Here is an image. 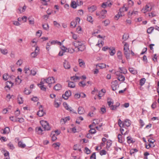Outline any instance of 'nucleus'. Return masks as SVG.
<instances>
[{
  "label": "nucleus",
  "instance_id": "obj_1",
  "mask_svg": "<svg viewBox=\"0 0 159 159\" xmlns=\"http://www.w3.org/2000/svg\"><path fill=\"white\" fill-rule=\"evenodd\" d=\"M72 44L75 47V48H77V50H76V52L79 51L82 52L84 51L86 48L84 44L82 43L81 41L79 40H75L74 41L72 42Z\"/></svg>",
  "mask_w": 159,
  "mask_h": 159
},
{
  "label": "nucleus",
  "instance_id": "obj_2",
  "mask_svg": "<svg viewBox=\"0 0 159 159\" xmlns=\"http://www.w3.org/2000/svg\"><path fill=\"white\" fill-rule=\"evenodd\" d=\"M40 123L43 128L44 130L48 131L50 129L51 127L47 121L42 120L40 121Z\"/></svg>",
  "mask_w": 159,
  "mask_h": 159
},
{
  "label": "nucleus",
  "instance_id": "obj_3",
  "mask_svg": "<svg viewBox=\"0 0 159 159\" xmlns=\"http://www.w3.org/2000/svg\"><path fill=\"white\" fill-rule=\"evenodd\" d=\"M45 82L48 84V85L50 88L51 87V84L55 83L54 78L52 77H49L46 79H44Z\"/></svg>",
  "mask_w": 159,
  "mask_h": 159
},
{
  "label": "nucleus",
  "instance_id": "obj_4",
  "mask_svg": "<svg viewBox=\"0 0 159 159\" xmlns=\"http://www.w3.org/2000/svg\"><path fill=\"white\" fill-rule=\"evenodd\" d=\"M150 3H148L146 5L145 7L143 8L142 10V12L145 13L147 11H151L152 10V7H150Z\"/></svg>",
  "mask_w": 159,
  "mask_h": 159
},
{
  "label": "nucleus",
  "instance_id": "obj_5",
  "mask_svg": "<svg viewBox=\"0 0 159 159\" xmlns=\"http://www.w3.org/2000/svg\"><path fill=\"white\" fill-rule=\"evenodd\" d=\"M71 94V92L70 91H66L65 93L63 94L62 95V97L64 99L67 100L68 99L69 97L70 96Z\"/></svg>",
  "mask_w": 159,
  "mask_h": 159
},
{
  "label": "nucleus",
  "instance_id": "obj_6",
  "mask_svg": "<svg viewBox=\"0 0 159 159\" xmlns=\"http://www.w3.org/2000/svg\"><path fill=\"white\" fill-rule=\"evenodd\" d=\"M111 87L112 88V90L113 91H115L117 89V87H118V84L117 81V80H115L111 83Z\"/></svg>",
  "mask_w": 159,
  "mask_h": 159
},
{
  "label": "nucleus",
  "instance_id": "obj_7",
  "mask_svg": "<svg viewBox=\"0 0 159 159\" xmlns=\"http://www.w3.org/2000/svg\"><path fill=\"white\" fill-rule=\"evenodd\" d=\"M42 106L40 105L39 107V110L37 112V115L40 117L42 116H43L45 113L43 111L42 109Z\"/></svg>",
  "mask_w": 159,
  "mask_h": 159
},
{
  "label": "nucleus",
  "instance_id": "obj_8",
  "mask_svg": "<svg viewBox=\"0 0 159 159\" xmlns=\"http://www.w3.org/2000/svg\"><path fill=\"white\" fill-rule=\"evenodd\" d=\"M130 121L129 120L126 119L125 121L122 124V127H124V126L127 127H129L130 125Z\"/></svg>",
  "mask_w": 159,
  "mask_h": 159
},
{
  "label": "nucleus",
  "instance_id": "obj_9",
  "mask_svg": "<svg viewBox=\"0 0 159 159\" xmlns=\"http://www.w3.org/2000/svg\"><path fill=\"white\" fill-rule=\"evenodd\" d=\"M112 4L111 2H110V1H108L106 2L103 3L102 5L101 6L102 8H105L107 6H110Z\"/></svg>",
  "mask_w": 159,
  "mask_h": 159
},
{
  "label": "nucleus",
  "instance_id": "obj_10",
  "mask_svg": "<svg viewBox=\"0 0 159 159\" xmlns=\"http://www.w3.org/2000/svg\"><path fill=\"white\" fill-rule=\"evenodd\" d=\"M38 48L36 47L35 51L31 53V55L32 57H35L37 56L38 52L39 51V49H38Z\"/></svg>",
  "mask_w": 159,
  "mask_h": 159
},
{
  "label": "nucleus",
  "instance_id": "obj_11",
  "mask_svg": "<svg viewBox=\"0 0 159 159\" xmlns=\"http://www.w3.org/2000/svg\"><path fill=\"white\" fill-rule=\"evenodd\" d=\"M97 9V7L96 6L93 5L90 7H88V9L89 12H92L94 11Z\"/></svg>",
  "mask_w": 159,
  "mask_h": 159
},
{
  "label": "nucleus",
  "instance_id": "obj_12",
  "mask_svg": "<svg viewBox=\"0 0 159 159\" xmlns=\"http://www.w3.org/2000/svg\"><path fill=\"white\" fill-rule=\"evenodd\" d=\"M109 52L111 56H113L116 53V50L114 48H110L109 49Z\"/></svg>",
  "mask_w": 159,
  "mask_h": 159
},
{
  "label": "nucleus",
  "instance_id": "obj_13",
  "mask_svg": "<svg viewBox=\"0 0 159 159\" xmlns=\"http://www.w3.org/2000/svg\"><path fill=\"white\" fill-rule=\"evenodd\" d=\"M35 131L37 134H42L43 130L40 127H38L35 128Z\"/></svg>",
  "mask_w": 159,
  "mask_h": 159
},
{
  "label": "nucleus",
  "instance_id": "obj_14",
  "mask_svg": "<svg viewBox=\"0 0 159 159\" xmlns=\"http://www.w3.org/2000/svg\"><path fill=\"white\" fill-rule=\"evenodd\" d=\"M85 112V110L84 108L81 107H80L78 108V113L79 114L81 115L83 114Z\"/></svg>",
  "mask_w": 159,
  "mask_h": 159
},
{
  "label": "nucleus",
  "instance_id": "obj_15",
  "mask_svg": "<svg viewBox=\"0 0 159 159\" xmlns=\"http://www.w3.org/2000/svg\"><path fill=\"white\" fill-rule=\"evenodd\" d=\"M9 84H11V87H12L13 85V83L11 82V81H7L6 82V85L5 87V89H6V90H7L6 89L7 88H8V89H10V87L9 86Z\"/></svg>",
  "mask_w": 159,
  "mask_h": 159
},
{
  "label": "nucleus",
  "instance_id": "obj_16",
  "mask_svg": "<svg viewBox=\"0 0 159 159\" xmlns=\"http://www.w3.org/2000/svg\"><path fill=\"white\" fill-rule=\"evenodd\" d=\"M127 141L129 143H133L135 141L134 140L133 138L130 136H128L127 138Z\"/></svg>",
  "mask_w": 159,
  "mask_h": 159
},
{
  "label": "nucleus",
  "instance_id": "obj_17",
  "mask_svg": "<svg viewBox=\"0 0 159 159\" xmlns=\"http://www.w3.org/2000/svg\"><path fill=\"white\" fill-rule=\"evenodd\" d=\"M63 63L65 69H69L70 68V65L67 61H65Z\"/></svg>",
  "mask_w": 159,
  "mask_h": 159
},
{
  "label": "nucleus",
  "instance_id": "obj_18",
  "mask_svg": "<svg viewBox=\"0 0 159 159\" xmlns=\"http://www.w3.org/2000/svg\"><path fill=\"white\" fill-rule=\"evenodd\" d=\"M107 11L106 10H103L100 13L101 15L99 16V18H104L105 17L104 15L106 13Z\"/></svg>",
  "mask_w": 159,
  "mask_h": 159
},
{
  "label": "nucleus",
  "instance_id": "obj_19",
  "mask_svg": "<svg viewBox=\"0 0 159 159\" xmlns=\"http://www.w3.org/2000/svg\"><path fill=\"white\" fill-rule=\"evenodd\" d=\"M123 43L124 44V51H129V44L126 42H123Z\"/></svg>",
  "mask_w": 159,
  "mask_h": 159
},
{
  "label": "nucleus",
  "instance_id": "obj_20",
  "mask_svg": "<svg viewBox=\"0 0 159 159\" xmlns=\"http://www.w3.org/2000/svg\"><path fill=\"white\" fill-rule=\"evenodd\" d=\"M61 88V85L59 84H56L54 87V89L56 90H59Z\"/></svg>",
  "mask_w": 159,
  "mask_h": 159
},
{
  "label": "nucleus",
  "instance_id": "obj_21",
  "mask_svg": "<svg viewBox=\"0 0 159 159\" xmlns=\"http://www.w3.org/2000/svg\"><path fill=\"white\" fill-rule=\"evenodd\" d=\"M124 53L125 56L127 60L129 59L130 58V53L129 51H124Z\"/></svg>",
  "mask_w": 159,
  "mask_h": 159
},
{
  "label": "nucleus",
  "instance_id": "obj_22",
  "mask_svg": "<svg viewBox=\"0 0 159 159\" xmlns=\"http://www.w3.org/2000/svg\"><path fill=\"white\" fill-rule=\"evenodd\" d=\"M70 119L69 116L66 117L64 118H62L61 120V122L63 124H65L67 120H69Z\"/></svg>",
  "mask_w": 159,
  "mask_h": 159
},
{
  "label": "nucleus",
  "instance_id": "obj_23",
  "mask_svg": "<svg viewBox=\"0 0 159 159\" xmlns=\"http://www.w3.org/2000/svg\"><path fill=\"white\" fill-rule=\"evenodd\" d=\"M29 23L30 25H34V18L31 16L28 18Z\"/></svg>",
  "mask_w": 159,
  "mask_h": 159
},
{
  "label": "nucleus",
  "instance_id": "obj_24",
  "mask_svg": "<svg viewBox=\"0 0 159 159\" xmlns=\"http://www.w3.org/2000/svg\"><path fill=\"white\" fill-rule=\"evenodd\" d=\"M129 70L130 72L133 74L135 75L137 73V70L134 68H129Z\"/></svg>",
  "mask_w": 159,
  "mask_h": 159
},
{
  "label": "nucleus",
  "instance_id": "obj_25",
  "mask_svg": "<svg viewBox=\"0 0 159 159\" xmlns=\"http://www.w3.org/2000/svg\"><path fill=\"white\" fill-rule=\"evenodd\" d=\"M98 66L101 69H103L106 68V65L103 63L99 64L96 65V67H97Z\"/></svg>",
  "mask_w": 159,
  "mask_h": 159
},
{
  "label": "nucleus",
  "instance_id": "obj_26",
  "mask_svg": "<svg viewBox=\"0 0 159 159\" xmlns=\"http://www.w3.org/2000/svg\"><path fill=\"white\" fill-rule=\"evenodd\" d=\"M2 131H3V132L2 133L3 134H6L7 133H8L10 131V129L8 127H6L4 129H2Z\"/></svg>",
  "mask_w": 159,
  "mask_h": 159
},
{
  "label": "nucleus",
  "instance_id": "obj_27",
  "mask_svg": "<svg viewBox=\"0 0 159 159\" xmlns=\"http://www.w3.org/2000/svg\"><path fill=\"white\" fill-rule=\"evenodd\" d=\"M70 6L73 8H75L77 7V4L75 1H72L71 2Z\"/></svg>",
  "mask_w": 159,
  "mask_h": 159
},
{
  "label": "nucleus",
  "instance_id": "obj_28",
  "mask_svg": "<svg viewBox=\"0 0 159 159\" xmlns=\"http://www.w3.org/2000/svg\"><path fill=\"white\" fill-rule=\"evenodd\" d=\"M112 143V142L111 140H109L107 142L106 148L107 149L110 148V147Z\"/></svg>",
  "mask_w": 159,
  "mask_h": 159
},
{
  "label": "nucleus",
  "instance_id": "obj_29",
  "mask_svg": "<svg viewBox=\"0 0 159 159\" xmlns=\"http://www.w3.org/2000/svg\"><path fill=\"white\" fill-rule=\"evenodd\" d=\"M19 146L21 148H24L26 146L25 144L23 143L21 141H19L18 143Z\"/></svg>",
  "mask_w": 159,
  "mask_h": 159
},
{
  "label": "nucleus",
  "instance_id": "obj_30",
  "mask_svg": "<svg viewBox=\"0 0 159 159\" xmlns=\"http://www.w3.org/2000/svg\"><path fill=\"white\" fill-rule=\"evenodd\" d=\"M117 79L120 81H124L125 80V77L121 75L118 77Z\"/></svg>",
  "mask_w": 159,
  "mask_h": 159
},
{
  "label": "nucleus",
  "instance_id": "obj_31",
  "mask_svg": "<svg viewBox=\"0 0 159 159\" xmlns=\"http://www.w3.org/2000/svg\"><path fill=\"white\" fill-rule=\"evenodd\" d=\"M17 99L18 101V102L19 104H22L23 103V98L20 95H19L18 96Z\"/></svg>",
  "mask_w": 159,
  "mask_h": 159
},
{
  "label": "nucleus",
  "instance_id": "obj_32",
  "mask_svg": "<svg viewBox=\"0 0 159 159\" xmlns=\"http://www.w3.org/2000/svg\"><path fill=\"white\" fill-rule=\"evenodd\" d=\"M117 57L119 59L122 60V54L121 52L120 51L117 52Z\"/></svg>",
  "mask_w": 159,
  "mask_h": 159
},
{
  "label": "nucleus",
  "instance_id": "obj_33",
  "mask_svg": "<svg viewBox=\"0 0 159 159\" xmlns=\"http://www.w3.org/2000/svg\"><path fill=\"white\" fill-rule=\"evenodd\" d=\"M68 86L71 88H74L75 87V84L73 82H70L68 83Z\"/></svg>",
  "mask_w": 159,
  "mask_h": 159
},
{
  "label": "nucleus",
  "instance_id": "obj_34",
  "mask_svg": "<svg viewBox=\"0 0 159 159\" xmlns=\"http://www.w3.org/2000/svg\"><path fill=\"white\" fill-rule=\"evenodd\" d=\"M119 69L120 70V72L121 73L125 74L127 72V70L124 68L120 67Z\"/></svg>",
  "mask_w": 159,
  "mask_h": 159
},
{
  "label": "nucleus",
  "instance_id": "obj_35",
  "mask_svg": "<svg viewBox=\"0 0 159 159\" xmlns=\"http://www.w3.org/2000/svg\"><path fill=\"white\" fill-rule=\"evenodd\" d=\"M61 48L62 50V51H63L64 52H69L70 50L69 49L67 48L66 47L64 46H63L62 47H61Z\"/></svg>",
  "mask_w": 159,
  "mask_h": 159
},
{
  "label": "nucleus",
  "instance_id": "obj_36",
  "mask_svg": "<svg viewBox=\"0 0 159 159\" xmlns=\"http://www.w3.org/2000/svg\"><path fill=\"white\" fill-rule=\"evenodd\" d=\"M154 29V27H151L150 28H148L147 30V33L149 34H151L152 31Z\"/></svg>",
  "mask_w": 159,
  "mask_h": 159
},
{
  "label": "nucleus",
  "instance_id": "obj_37",
  "mask_svg": "<svg viewBox=\"0 0 159 159\" xmlns=\"http://www.w3.org/2000/svg\"><path fill=\"white\" fill-rule=\"evenodd\" d=\"M15 81L16 84H20L22 81V80L19 78V76L15 79Z\"/></svg>",
  "mask_w": 159,
  "mask_h": 159
},
{
  "label": "nucleus",
  "instance_id": "obj_38",
  "mask_svg": "<svg viewBox=\"0 0 159 159\" xmlns=\"http://www.w3.org/2000/svg\"><path fill=\"white\" fill-rule=\"evenodd\" d=\"M120 103H118V105H112L111 106V110H114L116 109V108L119 107L120 105Z\"/></svg>",
  "mask_w": 159,
  "mask_h": 159
},
{
  "label": "nucleus",
  "instance_id": "obj_39",
  "mask_svg": "<svg viewBox=\"0 0 159 159\" xmlns=\"http://www.w3.org/2000/svg\"><path fill=\"white\" fill-rule=\"evenodd\" d=\"M146 79L145 78L141 79L140 81L139 84L141 86L143 85L145 83Z\"/></svg>",
  "mask_w": 159,
  "mask_h": 159
},
{
  "label": "nucleus",
  "instance_id": "obj_40",
  "mask_svg": "<svg viewBox=\"0 0 159 159\" xmlns=\"http://www.w3.org/2000/svg\"><path fill=\"white\" fill-rule=\"evenodd\" d=\"M70 79L71 80L76 81V80H80V77L76 76H74L70 77Z\"/></svg>",
  "mask_w": 159,
  "mask_h": 159
},
{
  "label": "nucleus",
  "instance_id": "obj_41",
  "mask_svg": "<svg viewBox=\"0 0 159 159\" xmlns=\"http://www.w3.org/2000/svg\"><path fill=\"white\" fill-rule=\"evenodd\" d=\"M1 52L4 55H6L8 53V51L7 49H1Z\"/></svg>",
  "mask_w": 159,
  "mask_h": 159
},
{
  "label": "nucleus",
  "instance_id": "obj_42",
  "mask_svg": "<svg viewBox=\"0 0 159 159\" xmlns=\"http://www.w3.org/2000/svg\"><path fill=\"white\" fill-rule=\"evenodd\" d=\"M42 26L43 28L45 30H48L49 29V25L48 24H43Z\"/></svg>",
  "mask_w": 159,
  "mask_h": 159
},
{
  "label": "nucleus",
  "instance_id": "obj_43",
  "mask_svg": "<svg viewBox=\"0 0 159 159\" xmlns=\"http://www.w3.org/2000/svg\"><path fill=\"white\" fill-rule=\"evenodd\" d=\"M79 86L84 87L86 85V84L85 83L84 81H82L79 82Z\"/></svg>",
  "mask_w": 159,
  "mask_h": 159
},
{
  "label": "nucleus",
  "instance_id": "obj_44",
  "mask_svg": "<svg viewBox=\"0 0 159 159\" xmlns=\"http://www.w3.org/2000/svg\"><path fill=\"white\" fill-rule=\"evenodd\" d=\"M79 64L80 66L82 67L84 65V63L82 59H79Z\"/></svg>",
  "mask_w": 159,
  "mask_h": 159
},
{
  "label": "nucleus",
  "instance_id": "obj_45",
  "mask_svg": "<svg viewBox=\"0 0 159 159\" xmlns=\"http://www.w3.org/2000/svg\"><path fill=\"white\" fill-rule=\"evenodd\" d=\"M7 146L11 150H13L15 148L11 142H10L8 144H7Z\"/></svg>",
  "mask_w": 159,
  "mask_h": 159
},
{
  "label": "nucleus",
  "instance_id": "obj_46",
  "mask_svg": "<svg viewBox=\"0 0 159 159\" xmlns=\"http://www.w3.org/2000/svg\"><path fill=\"white\" fill-rule=\"evenodd\" d=\"M9 77V76L7 74H5L3 75V78L4 80H7Z\"/></svg>",
  "mask_w": 159,
  "mask_h": 159
},
{
  "label": "nucleus",
  "instance_id": "obj_47",
  "mask_svg": "<svg viewBox=\"0 0 159 159\" xmlns=\"http://www.w3.org/2000/svg\"><path fill=\"white\" fill-rule=\"evenodd\" d=\"M76 22H75L74 21H72L71 22L70 26L71 27V28H74L76 26Z\"/></svg>",
  "mask_w": 159,
  "mask_h": 159
},
{
  "label": "nucleus",
  "instance_id": "obj_48",
  "mask_svg": "<svg viewBox=\"0 0 159 159\" xmlns=\"http://www.w3.org/2000/svg\"><path fill=\"white\" fill-rule=\"evenodd\" d=\"M56 43H57L59 45H61V42L58 41L57 40L55 41V40H53L51 42V44H54Z\"/></svg>",
  "mask_w": 159,
  "mask_h": 159
},
{
  "label": "nucleus",
  "instance_id": "obj_49",
  "mask_svg": "<svg viewBox=\"0 0 159 159\" xmlns=\"http://www.w3.org/2000/svg\"><path fill=\"white\" fill-rule=\"evenodd\" d=\"M99 122V121L98 119H95L93 120V122L92 123L93 125L94 126L98 124Z\"/></svg>",
  "mask_w": 159,
  "mask_h": 159
},
{
  "label": "nucleus",
  "instance_id": "obj_50",
  "mask_svg": "<svg viewBox=\"0 0 159 159\" xmlns=\"http://www.w3.org/2000/svg\"><path fill=\"white\" fill-rule=\"evenodd\" d=\"M24 92L25 94L28 95L31 92V91L25 88Z\"/></svg>",
  "mask_w": 159,
  "mask_h": 159
},
{
  "label": "nucleus",
  "instance_id": "obj_51",
  "mask_svg": "<svg viewBox=\"0 0 159 159\" xmlns=\"http://www.w3.org/2000/svg\"><path fill=\"white\" fill-rule=\"evenodd\" d=\"M118 141L120 143H122L123 142L122 140V136L120 134H119L118 136Z\"/></svg>",
  "mask_w": 159,
  "mask_h": 159
},
{
  "label": "nucleus",
  "instance_id": "obj_52",
  "mask_svg": "<svg viewBox=\"0 0 159 159\" xmlns=\"http://www.w3.org/2000/svg\"><path fill=\"white\" fill-rule=\"evenodd\" d=\"M60 145V143L59 142L54 143L52 145L55 148L57 147H59Z\"/></svg>",
  "mask_w": 159,
  "mask_h": 159
},
{
  "label": "nucleus",
  "instance_id": "obj_53",
  "mask_svg": "<svg viewBox=\"0 0 159 159\" xmlns=\"http://www.w3.org/2000/svg\"><path fill=\"white\" fill-rule=\"evenodd\" d=\"M71 33L72 34V38L73 39L75 40L77 39L78 37L77 35L74 34L72 32H71Z\"/></svg>",
  "mask_w": 159,
  "mask_h": 159
},
{
  "label": "nucleus",
  "instance_id": "obj_54",
  "mask_svg": "<svg viewBox=\"0 0 159 159\" xmlns=\"http://www.w3.org/2000/svg\"><path fill=\"white\" fill-rule=\"evenodd\" d=\"M87 20L91 23H92L93 21L92 17L90 16H88L87 18Z\"/></svg>",
  "mask_w": 159,
  "mask_h": 159
},
{
  "label": "nucleus",
  "instance_id": "obj_55",
  "mask_svg": "<svg viewBox=\"0 0 159 159\" xmlns=\"http://www.w3.org/2000/svg\"><path fill=\"white\" fill-rule=\"evenodd\" d=\"M129 38V36L127 34H124L123 36L122 39L125 41L126 40Z\"/></svg>",
  "mask_w": 159,
  "mask_h": 159
},
{
  "label": "nucleus",
  "instance_id": "obj_56",
  "mask_svg": "<svg viewBox=\"0 0 159 159\" xmlns=\"http://www.w3.org/2000/svg\"><path fill=\"white\" fill-rule=\"evenodd\" d=\"M106 154L107 152L105 150H102L100 152V154L101 156L106 155Z\"/></svg>",
  "mask_w": 159,
  "mask_h": 159
},
{
  "label": "nucleus",
  "instance_id": "obj_57",
  "mask_svg": "<svg viewBox=\"0 0 159 159\" xmlns=\"http://www.w3.org/2000/svg\"><path fill=\"white\" fill-rule=\"evenodd\" d=\"M36 74V71L34 69H32L30 71V74L33 75H35Z\"/></svg>",
  "mask_w": 159,
  "mask_h": 159
},
{
  "label": "nucleus",
  "instance_id": "obj_58",
  "mask_svg": "<svg viewBox=\"0 0 159 159\" xmlns=\"http://www.w3.org/2000/svg\"><path fill=\"white\" fill-rule=\"evenodd\" d=\"M110 99V98H108L107 99V100H108V101L107 102V103L108 104V106L110 107H111V106L112 105H113V102H111V101H109Z\"/></svg>",
  "mask_w": 159,
  "mask_h": 159
},
{
  "label": "nucleus",
  "instance_id": "obj_59",
  "mask_svg": "<svg viewBox=\"0 0 159 159\" xmlns=\"http://www.w3.org/2000/svg\"><path fill=\"white\" fill-rule=\"evenodd\" d=\"M138 151V150L136 148H133L130 151V153L131 155H132V154L134 153L135 152H137Z\"/></svg>",
  "mask_w": 159,
  "mask_h": 159
},
{
  "label": "nucleus",
  "instance_id": "obj_60",
  "mask_svg": "<svg viewBox=\"0 0 159 159\" xmlns=\"http://www.w3.org/2000/svg\"><path fill=\"white\" fill-rule=\"evenodd\" d=\"M90 159H96L95 152H93L92 154L90 157Z\"/></svg>",
  "mask_w": 159,
  "mask_h": 159
},
{
  "label": "nucleus",
  "instance_id": "obj_61",
  "mask_svg": "<svg viewBox=\"0 0 159 159\" xmlns=\"http://www.w3.org/2000/svg\"><path fill=\"white\" fill-rule=\"evenodd\" d=\"M23 62V61L22 60L20 59L16 63V64L19 66H20L22 64Z\"/></svg>",
  "mask_w": 159,
  "mask_h": 159
},
{
  "label": "nucleus",
  "instance_id": "obj_62",
  "mask_svg": "<svg viewBox=\"0 0 159 159\" xmlns=\"http://www.w3.org/2000/svg\"><path fill=\"white\" fill-rule=\"evenodd\" d=\"M89 132L91 134H94L96 132V131L94 128L91 129L89 130Z\"/></svg>",
  "mask_w": 159,
  "mask_h": 159
},
{
  "label": "nucleus",
  "instance_id": "obj_63",
  "mask_svg": "<svg viewBox=\"0 0 159 159\" xmlns=\"http://www.w3.org/2000/svg\"><path fill=\"white\" fill-rule=\"evenodd\" d=\"M67 110H68V111H70V112H72L74 113H77L76 112V111H74V110H73V109L72 108L70 107H68V108H67Z\"/></svg>",
  "mask_w": 159,
  "mask_h": 159
},
{
  "label": "nucleus",
  "instance_id": "obj_64",
  "mask_svg": "<svg viewBox=\"0 0 159 159\" xmlns=\"http://www.w3.org/2000/svg\"><path fill=\"white\" fill-rule=\"evenodd\" d=\"M157 103L156 101H155L152 103L151 105V107L153 109H155L156 107V104Z\"/></svg>",
  "mask_w": 159,
  "mask_h": 159
}]
</instances>
